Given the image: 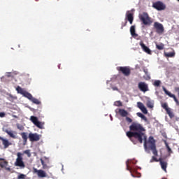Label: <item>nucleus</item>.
<instances>
[{
    "label": "nucleus",
    "instance_id": "1",
    "mask_svg": "<svg viewBox=\"0 0 179 179\" xmlns=\"http://www.w3.org/2000/svg\"><path fill=\"white\" fill-rule=\"evenodd\" d=\"M129 128V131L127 132V136L129 137L134 145H136V141H134V139H137L139 143H143L144 141L145 150H148V146L154 156L158 155L157 149H156V141L153 136H150L148 141V137L145 134L146 129L142 124L138 122H133Z\"/></svg>",
    "mask_w": 179,
    "mask_h": 179
},
{
    "label": "nucleus",
    "instance_id": "2",
    "mask_svg": "<svg viewBox=\"0 0 179 179\" xmlns=\"http://www.w3.org/2000/svg\"><path fill=\"white\" fill-rule=\"evenodd\" d=\"M138 17L141 22H142L143 24L145 26H150L153 23L152 18L146 12H143V13L139 14Z\"/></svg>",
    "mask_w": 179,
    "mask_h": 179
},
{
    "label": "nucleus",
    "instance_id": "3",
    "mask_svg": "<svg viewBox=\"0 0 179 179\" xmlns=\"http://www.w3.org/2000/svg\"><path fill=\"white\" fill-rule=\"evenodd\" d=\"M23 154L21 152L17 153V159L15 160V162L14 163V166L16 167H20V169H24L26 167V165L24 164V162H23Z\"/></svg>",
    "mask_w": 179,
    "mask_h": 179
},
{
    "label": "nucleus",
    "instance_id": "4",
    "mask_svg": "<svg viewBox=\"0 0 179 179\" xmlns=\"http://www.w3.org/2000/svg\"><path fill=\"white\" fill-rule=\"evenodd\" d=\"M117 71L121 72L124 76H129L131 75V69L129 66H119L117 67Z\"/></svg>",
    "mask_w": 179,
    "mask_h": 179
},
{
    "label": "nucleus",
    "instance_id": "5",
    "mask_svg": "<svg viewBox=\"0 0 179 179\" xmlns=\"http://www.w3.org/2000/svg\"><path fill=\"white\" fill-rule=\"evenodd\" d=\"M154 29H155L156 32L158 34H163V33H164V27H163V24L158 22H154Z\"/></svg>",
    "mask_w": 179,
    "mask_h": 179
},
{
    "label": "nucleus",
    "instance_id": "6",
    "mask_svg": "<svg viewBox=\"0 0 179 179\" xmlns=\"http://www.w3.org/2000/svg\"><path fill=\"white\" fill-rule=\"evenodd\" d=\"M125 20V23L122 25V29H124V27L127 26V23H128V22H129L130 24H132V23H134V14H132V13H129V11H127ZM127 20H128V22Z\"/></svg>",
    "mask_w": 179,
    "mask_h": 179
},
{
    "label": "nucleus",
    "instance_id": "7",
    "mask_svg": "<svg viewBox=\"0 0 179 179\" xmlns=\"http://www.w3.org/2000/svg\"><path fill=\"white\" fill-rule=\"evenodd\" d=\"M162 107L164 108V110H165V111H166V113L171 119L174 118V113H173V111H171V108H169L167 103H162Z\"/></svg>",
    "mask_w": 179,
    "mask_h": 179
},
{
    "label": "nucleus",
    "instance_id": "8",
    "mask_svg": "<svg viewBox=\"0 0 179 179\" xmlns=\"http://www.w3.org/2000/svg\"><path fill=\"white\" fill-rule=\"evenodd\" d=\"M152 7H154L155 9H157V10H164V9H166V5L162 1L153 3Z\"/></svg>",
    "mask_w": 179,
    "mask_h": 179
},
{
    "label": "nucleus",
    "instance_id": "9",
    "mask_svg": "<svg viewBox=\"0 0 179 179\" xmlns=\"http://www.w3.org/2000/svg\"><path fill=\"white\" fill-rule=\"evenodd\" d=\"M138 87L141 90V92H143V93H146V92H149V86L145 82L138 83Z\"/></svg>",
    "mask_w": 179,
    "mask_h": 179
},
{
    "label": "nucleus",
    "instance_id": "10",
    "mask_svg": "<svg viewBox=\"0 0 179 179\" xmlns=\"http://www.w3.org/2000/svg\"><path fill=\"white\" fill-rule=\"evenodd\" d=\"M28 138L30 142H38L40 141V135L37 133H29Z\"/></svg>",
    "mask_w": 179,
    "mask_h": 179
},
{
    "label": "nucleus",
    "instance_id": "11",
    "mask_svg": "<svg viewBox=\"0 0 179 179\" xmlns=\"http://www.w3.org/2000/svg\"><path fill=\"white\" fill-rule=\"evenodd\" d=\"M16 91L17 92V93H19L20 94H22V96L24 97H29L30 95L28 92H27L26 90H24L23 88L20 87V86H17L16 88Z\"/></svg>",
    "mask_w": 179,
    "mask_h": 179
},
{
    "label": "nucleus",
    "instance_id": "12",
    "mask_svg": "<svg viewBox=\"0 0 179 179\" xmlns=\"http://www.w3.org/2000/svg\"><path fill=\"white\" fill-rule=\"evenodd\" d=\"M34 173H36L38 177H39L40 178H44L47 177V173L42 169L38 170L37 169L34 168Z\"/></svg>",
    "mask_w": 179,
    "mask_h": 179
},
{
    "label": "nucleus",
    "instance_id": "13",
    "mask_svg": "<svg viewBox=\"0 0 179 179\" xmlns=\"http://www.w3.org/2000/svg\"><path fill=\"white\" fill-rule=\"evenodd\" d=\"M163 90L165 93V94H167V96L171 97L172 99H173L174 101L176 103V104L178 106H179V101H178V99H177V97H176V95L171 94V92H169L166 87H163Z\"/></svg>",
    "mask_w": 179,
    "mask_h": 179
},
{
    "label": "nucleus",
    "instance_id": "14",
    "mask_svg": "<svg viewBox=\"0 0 179 179\" xmlns=\"http://www.w3.org/2000/svg\"><path fill=\"white\" fill-rule=\"evenodd\" d=\"M163 90L165 93V94H167V96L171 97L172 99H173L174 101L176 103V104L178 106H179V101H178V99H177V97H176V95L171 94V92H169L166 87H163Z\"/></svg>",
    "mask_w": 179,
    "mask_h": 179
},
{
    "label": "nucleus",
    "instance_id": "15",
    "mask_svg": "<svg viewBox=\"0 0 179 179\" xmlns=\"http://www.w3.org/2000/svg\"><path fill=\"white\" fill-rule=\"evenodd\" d=\"M0 141H2L4 149H8L12 145V143L9 142V140L3 138V137L0 136Z\"/></svg>",
    "mask_w": 179,
    "mask_h": 179
},
{
    "label": "nucleus",
    "instance_id": "16",
    "mask_svg": "<svg viewBox=\"0 0 179 179\" xmlns=\"http://www.w3.org/2000/svg\"><path fill=\"white\" fill-rule=\"evenodd\" d=\"M140 45L143 50V51H144V52H146L147 54H152V50H150V49L146 46V45H145V43H143V41L140 42Z\"/></svg>",
    "mask_w": 179,
    "mask_h": 179
},
{
    "label": "nucleus",
    "instance_id": "17",
    "mask_svg": "<svg viewBox=\"0 0 179 179\" xmlns=\"http://www.w3.org/2000/svg\"><path fill=\"white\" fill-rule=\"evenodd\" d=\"M159 164L161 166L162 169L164 170L165 173H167V162L162 160V158H159Z\"/></svg>",
    "mask_w": 179,
    "mask_h": 179
},
{
    "label": "nucleus",
    "instance_id": "18",
    "mask_svg": "<svg viewBox=\"0 0 179 179\" xmlns=\"http://www.w3.org/2000/svg\"><path fill=\"white\" fill-rule=\"evenodd\" d=\"M5 132L10 136V138H13V139H16L17 138L16 136V135H17V133H16V131L6 130Z\"/></svg>",
    "mask_w": 179,
    "mask_h": 179
},
{
    "label": "nucleus",
    "instance_id": "19",
    "mask_svg": "<svg viewBox=\"0 0 179 179\" xmlns=\"http://www.w3.org/2000/svg\"><path fill=\"white\" fill-rule=\"evenodd\" d=\"M130 34L131 36L134 37V38H137V37H138V34L136 32L135 25H133L130 27Z\"/></svg>",
    "mask_w": 179,
    "mask_h": 179
},
{
    "label": "nucleus",
    "instance_id": "20",
    "mask_svg": "<svg viewBox=\"0 0 179 179\" xmlns=\"http://www.w3.org/2000/svg\"><path fill=\"white\" fill-rule=\"evenodd\" d=\"M164 57H166V58H173L174 57H176V52L174 50H173L172 52H164Z\"/></svg>",
    "mask_w": 179,
    "mask_h": 179
},
{
    "label": "nucleus",
    "instance_id": "21",
    "mask_svg": "<svg viewBox=\"0 0 179 179\" xmlns=\"http://www.w3.org/2000/svg\"><path fill=\"white\" fill-rule=\"evenodd\" d=\"M40 161L43 166L42 169L43 170H48L50 169V166L48 165V161H44L42 158L40 159Z\"/></svg>",
    "mask_w": 179,
    "mask_h": 179
},
{
    "label": "nucleus",
    "instance_id": "22",
    "mask_svg": "<svg viewBox=\"0 0 179 179\" xmlns=\"http://www.w3.org/2000/svg\"><path fill=\"white\" fill-rule=\"evenodd\" d=\"M27 99L32 101V103H34V104H40L41 103L40 102V101H38V99L33 97V95H31V94H29V96L27 97Z\"/></svg>",
    "mask_w": 179,
    "mask_h": 179
},
{
    "label": "nucleus",
    "instance_id": "23",
    "mask_svg": "<svg viewBox=\"0 0 179 179\" xmlns=\"http://www.w3.org/2000/svg\"><path fill=\"white\" fill-rule=\"evenodd\" d=\"M8 161L5 160V158H0V167L1 169H5V167H7L8 166Z\"/></svg>",
    "mask_w": 179,
    "mask_h": 179
},
{
    "label": "nucleus",
    "instance_id": "24",
    "mask_svg": "<svg viewBox=\"0 0 179 179\" xmlns=\"http://www.w3.org/2000/svg\"><path fill=\"white\" fill-rule=\"evenodd\" d=\"M20 136L23 140V145H26L27 143V132H22L20 134Z\"/></svg>",
    "mask_w": 179,
    "mask_h": 179
},
{
    "label": "nucleus",
    "instance_id": "25",
    "mask_svg": "<svg viewBox=\"0 0 179 179\" xmlns=\"http://www.w3.org/2000/svg\"><path fill=\"white\" fill-rule=\"evenodd\" d=\"M119 114L121 117H128V111L124 109H119Z\"/></svg>",
    "mask_w": 179,
    "mask_h": 179
},
{
    "label": "nucleus",
    "instance_id": "26",
    "mask_svg": "<svg viewBox=\"0 0 179 179\" xmlns=\"http://www.w3.org/2000/svg\"><path fill=\"white\" fill-rule=\"evenodd\" d=\"M136 115H138L140 118H141V120H143V121H145V122H148V117H146V116H145L141 113H137Z\"/></svg>",
    "mask_w": 179,
    "mask_h": 179
},
{
    "label": "nucleus",
    "instance_id": "27",
    "mask_svg": "<svg viewBox=\"0 0 179 179\" xmlns=\"http://www.w3.org/2000/svg\"><path fill=\"white\" fill-rule=\"evenodd\" d=\"M30 120H31V122H33V124H34V125H36L38 121V118H37V117H35V116H31Z\"/></svg>",
    "mask_w": 179,
    "mask_h": 179
},
{
    "label": "nucleus",
    "instance_id": "28",
    "mask_svg": "<svg viewBox=\"0 0 179 179\" xmlns=\"http://www.w3.org/2000/svg\"><path fill=\"white\" fill-rule=\"evenodd\" d=\"M156 48L157 50H164V44L160 43V44H156Z\"/></svg>",
    "mask_w": 179,
    "mask_h": 179
},
{
    "label": "nucleus",
    "instance_id": "29",
    "mask_svg": "<svg viewBox=\"0 0 179 179\" xmlns=\"http://www.w3.org/2000/svg\"><path fill=\"white\" fill-rule=\"evenodd\" d=\"M129 160H127V162H126V166H127V170L128 171H130V173H132V168H131L130 166H129Z\"/></svg>",
    "mask_w": 179,
    "mask_h": 179
},
{
    "label": "nucleus",
    "instance_id": "30",
    "mask_svg": "<svg viewBox=\"0 0 179 179\" xmlns=\"http://www.w3.org/2000/svg\"><path fill=\"white\" fill-rule=\"evenodd\" d=\"M143 71L145 73V74L148 76V79H150V76H149V71L148 69H146L145 67H143Z\"/></svg>",
    "mask_w": 179,
    "mask_h": 179
},
{
    "label": "nucleus",
    "instance_id": "31",
    "mask_svg": "<svg viewBox=\"0 0 179 179\" xmlns=\"http://www.w3.org/2000/svg\"><path fill=\"white\" fill-rule=\"evenodd\" d=\"M162 84V81L157 80L154 82L153 85L156 87H159V86H160V85Z\"/></svg>",
    "mask_w": 179,
    "mask_h": 179
},
{
    "label": "nucleus",
    "instance_id": "32",
    "mask_svg": "<svg viewBox=\"0 0 179 179\" xmlns=\"http://www.w3.org/2000/svg\"><path fill=\"white\" fill-rule=\"evenodd\" d=\"M35 125L40 129H43V124L40 121H38Z\"/></svg>",
    "mask_w": 179,
    "mask_h": 179
},
{
    "label": "nucleus",
    "instance_id": "33",
    "mask_svg": "<svg viewBox=\"0 0 179 179\" xmlns=\"http://www.w3.org/2000/svg\"><path fill=\"white\" fill-rule=\"evenodd\" d=\"M147 107H148V108H153V103H152L150 101H148Z\"/></svg>",
    "mask_w": 179,
    "mask_h": 179
},
{
    "label": "nucleus",
    "instance_id": "34",
    "mask_svg": "<svg viewBox=\"0 0 179 179\" xmlns=\"http://www.w3.org/2000/svg\"><path fill=\"white\" fill-rule=\"evenodd\" d=\"M165 145L169 153H172L173 151H171V148H170V146H169V143H167V142L165 141Z\"/></svg>",
    "mask_w": 179,
    "mask_h": 179
},
{
    "label": "nucleus",
    "instance_id": "35",
    "mask_svg": "<svg viewBox=\"0 0 179 179\" xmlns=\"http://www.w3.org/2000/svg\"><path fill=\"white\" fill-rule=\"evenodd\" d=\"M137 107L141 110V108L145 107V105L142 102H138L137 103Z\"/></svg>",
    "mask_w": 179,
    "mask_h": 179
},
{
    "label": "nucleus",
    "instance_id": "36",
    "mask_svg": "<svg viewBox=\"0 0 179 179\" xmlns=\"http://www.w3.org/2000/svg\"><path fill=\"white\" fill-rule=\"evenodd\" d=\"M115 106H117V107H121L122 106V102L120 101H117L115 102Z\"/></svg>",
    "mask_w": 179,
    "mask_h": 179
},
{
    "label": "nucleus",
    "instance_id": "37",
    "mask_svg": "<svg viewBox=\"0 0 179 179\" xmlns=\"http://www.w3.org/2000/svg\"><path fill=\"white\" fill-rule=\"evenodd\" d=\"M26 178V175L21 173L17 176V179H25Z\"/></svg>",
    "mask_w": 179,
    "mask_h": 179
},
{
    "label": "nucleus",
    "instance_id": "38",
    "mask_svg": "<svg viewBox=\"0 0 179 179\" xmlns=\"http://www.w3.org/2000/svg\"><path fill=\"white\" fill-rule=\"evenodd\" d=\"M153 162H159V159H157V158H156V157L152 156V159H150V163H153Z\"/></svg>",
    "mask_w": 179,
    "mask_h": 179
},
{
    "label": "nucleus",
    "instance_id": "39",
    "mask_svg": "<svg viewBox=\"0 0 179 179\" xmlns=\"http://www.w3.org/2000/svg\"><path fill=\"white\" fill-rule=\"evenodd\" d=\"M143 114H148V109H146V107H143V108L140 109Z\"/></svg>",
    "mask_w": 179,
    "mask_h": 179
},
{
    "label": "nucleus",
    "instance_id": "40",
    "mask_svg": "<svg viewBox=\"0 0 179 179\" xmlns=\"http://www.w3.org/2000/svg\"><path fill=\"white\" fill-rule=\"evenodd\" d=\"M24 153L25 155H27L28 157H30V156H31V155L30 154V150H26L25 151H24Z\"/></svg>",
    "mask_w": 179,
    "mask_h": 179
},
{
    "label": "nucleus",
    "instance_id": "41",
    "mask_svg": "<svg viewBox=\"0 0 179 179\" xmlns=\"http://www.w3.org/2000/svg\"><path fill=\"white\" fill-rule=\"evenodd\" d=\"M5 115H6V114L4 112H0V118L5 117Z\"/></svg>",
    "mask_w": 179,
    "mask_h": 179
},
{
    "label": "nucleus",
    "instance_id": "42",
    "mask_svg": "<svg viewBox=\"0 0 179 179\" xmlns=\"http://www.w3.org/2000/svg\"><path fill=\"white\" fill-rule=\"evenodd\" d=\"M126 121L127 122H132V119H131V117H129L126 116Z\"/></svg>",
    "mask_w": 179,
    "mask_h": 179
},
{
    "label": "nucleus",
    "instance_id": "43",
    "mask_svg": "<svg viewBox=\"0 0 179 179\" xmlns=\"http://www.w3.org/2000/svg\"><path fill=\"white\" fill-rule=\"evenodd\" d=\"M112 89H113V90H118V87H112Z\"/></svg>",
    "mask_w": 179,
    "mask_h": 179
},
{
    "label": "nucleus",
    "instance_id": "44",
    "mask_svg": "<svg viewBox=\"0 0 179 179\" xmlns=\"http://www.w3.org/2000/svg\"><path fill=\"white\" fill-rule=\"evenodd\" d=\"M6 170H8V171H10V168H6Z\"/></svg>",
    "mask_w": 179,
    "mask_h": 179
},
{
    "label": "nucleus",
    "instance_id": "45",
    "mask_svg": "<svg viewBox=\"0 0 179 179\" xmlns=\"http://www.w3.org/2000/svg\"><path fill=\"white\" fill-rule=\"evenodd\" d=\"M131 176H132V177H135V176H134V174H132V173H131Z\"/></svg>",
    "mask_w": 179,
    "mask_h": 179
},
{
    "label": "nucleus",
    "instance_id": "46",
    "mask_svg": "<svg viewBox=\"0 0 179 179\" xmlns=\"http://www.w3.org/2000/svg\"><path fill=\"white\" fill-rule=\"evenodd\" d=\"M162 179H166V178H163Z\"/></svg>",
    "mask_w": 179,
    "mask_h": 179
},
{
    "label": "nucleus",
    "instance_id": "47",
    "mask_svg": "<svg viewBox=\"0 0 179 179\" xmlns=\"http://www.w3.org/2000/svg\"><path fill=\"white\" fill-rule=\"evenodd\" d=\"M178 2H179V0H178Z\"/></svg>",
    "mask_w": 179,
    "mask_h": 179
}]
</instances>
